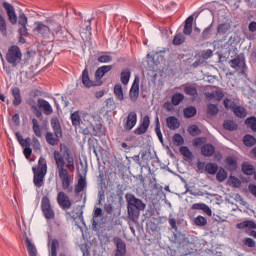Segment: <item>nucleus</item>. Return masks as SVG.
Here are the masks:
<instances>
[{
    "label": "nucleus",
    "instance_id": "obj_46",
    "mask_svg": "<svg viewBox=\"0 0 256 256\" xmlns=\"http://www.w3.org/2000/svg\"><path fill=\"white\" fill-rule=\"evenodd\" d=\"M32 129L36 137H41V127L39 126V121L36 118L32 119Z\"/></svg>",
    "mask_w": 256,
    "mask_h": 256
},
{
    "label": "nucleus",
    "instance_id": "obj_35",
    "mask_svg": "<svg viewBox=\"0 0 256 256\" xmlns=\"http://www.w3.org/2000/svg\"><path fill=\"white\" fill-rule=\"evenodd\" d=\"M141 161H142V167H145V165H149V161L151 159V152L147 150L140 151Z\"/></svg>",
    "mask_w": 256,
    "mask_h": 256
},
{
    "label": "nucleus",
    "instance_id": "obj_43",
    "mask_svg": "<svg viewBox=\"0 0 256 256\" xmlns=\"http://www.w3.org/2000/svg\"><path fill=\"white\" fill-rule=\"evenodd\" d=\"M103 215V209L101 208H94V212H93V219H92V225L93 227H97V219L98 217H101Z\"/></svg>",
    "mask_w": 256,
    "mask_h": 256
},
{
    "label": "nucleus",
    "instance_id": "obj_33",
    "mask_svg": "<svg viewBox=\"0 0 256 256\" xmlns=\"http://www.w3.org/2000/svg\"><path fill=\"white\" fill-rule=\"evenodd\" d=\"M223 128L226 131H237V129H239V125H237V122L234 120H224Z\"/></svg>",
    "mask_w": 256,
    "mask_h": 256
},
{
    "label": "nucleus",
    "instance_id": "obj_29",
    "mask_svg": "<svg viewBox=\"0 0 256 256\" xmlns=\"http://www.w3.org/2000/svg\"><path fill=\"white\" fill-rule=\"evenodd\" d=\"M236 229H256V223L253 220H245L236 224Z\"/></svg>",
    "mask_w": 256,
    "mask_h": 256
},
{
    "label": "nucleus",
    "instance_id": "obj_10",
    "mask_svg": "<svg viewBox=\"0 0 256 256\" xmlns=\"http://www.w3.org/2000/svg\"><path fill=\"white\" fill-rule=\"evenodd\" d=\"M126 201H127V205L130 207H134L136 209H140L141 211H145V203H143V201H141V199L136 198L133 194H126Z\"/></svg>",
    "mask_w": 256,
    "mask_h": 256
},
{
    "label": "nucleus",
    "instance_id": "obj_15",
    "mask_svg": "<svg viewBox=\"0 0 256 256\" xmlns=\"http://www.w3.org/2000/svg\"><path fill=\"white\" fill-rule=\"evenodd\" d=\"M139 83H140V80L138 76H135L129 91L130 101H132L133 103H135V101L139 99Z\"/></svg>",
    "mask_w": 256,
    "mask_h": 256
},
{
    "label": "nucleus",
    "instance_id": "obj_26",
    "mask_svg": "<svg viewBox=\"0 0 256 256\" xmlns=\"http://www.w3.org/2000/svg\"><path fill=\"white\" fill-rule=\"evenodd\" d=\"M201 155L203 157H213L215 155V146L211 143H206L201 147Z\"/></svg>",
    "mask_w": 256,
    "mask_h": 256
},
{
    "label": "nucleus",
    "instance_id": "obj_50",
    "mask_svg": "<svg viewBox=\"0 0 256 256\" xmlns=\"http://www.w3.org/2000/svg\"><path fill=\"white\" fill-rule=\"evenodd\" d=\"M212 32H213V22L203 30L202 39L204 41H206V39H209L211 37Z\"/></svg>",
    "mask_w": 256,
    "mask_h": 256
},
{
    "label": "nucleus",
    "instance_id": "obj_8",
    "mask_svg": "<svg viewBox=\"0 0 256 256\" xmlns=\"http://www.w3.org/2000/svg\"><path fill=\"white\" fill-rule=\"evenodd\" d=\"M151 125V118L149 115H145L140 121L139 126L133 131L134 135H145L149 131Z\"/></svg>",
    "mask_w": 256,
    "mask_h": 256
},
{
    "label": "nucleus",
    "instance_id": "obj_64",
    "mask_svg": "<svg viewBox=\"0 0 256 256\" xmlns=\"http://www.w3.org/2000/svg\"><path fill=\"white\" fill-rule=\"evenodd\" d=\"M207 164H205V162H201V161H198L197 164H196V171L197 173H205V167H206Z\"/></svg>",
    "mask_w": 256,
    "mask_h": 256
},
{
    "label": "nucleus",
    "instance_id": "obj_62",
    "mask_svg": "<svg viewBox=\"0 0 256 256\" xmlns=\"http://www.w3.org/2000/svg\"><path fill=\"white\" fill-rule=\"evenodd\" d=\"M115 107V100H113V98L106 99V109H108L109 111H113Z\"/></svg>",
    "mask_w": 256,
    "mask_h": 256
},
{
    "label": "nucleus",
    "instance_id": "obj_3",
    "mask_svg": "<svg viewBox=\"0 0 256 256\" xmlns=\"http://www.w3.org/2000/svg\"><path fill=\"white\" fill-rule=\"evenodd\" d=\"M34 173V185L36 187H41L43 185V179L47 175V160L41 156L38 160V166L32 168Z\"/></svg>",
    "mask_w": 256,
    "mask_h": 256
},
{
    "label": "nucleus",
    "instance_id": "obj_32",
    "mask_svg": "<svg viewBox=\"0 0 256 256\" xmlns=\"http://www.w3.org/2000/svg\"><path fill=\"white\" fill-rule=\"evenodd\" d=\"M205 171L208 175H217V171H219V165L217 163L208 162L205 166Z\"/></svg>",
    "mask_w": 256,
    "mask_h": 256
},
{
    "label": "nucleus",
    "instance_id": "obj_1",
    "mask_svg": "<svg viewBox=\"0 0 256 256\" xmlns=\"http://www.w3.org/2000/svg\"><path fill=\"white\" fill-rule=\"evenodd\" d=\"M60 151H54V161L56 163V169L58 171V177L61 181L63 191H73V186H71V175L69 171L73 173L75 171V158L71 153V149L67 145L61 144ZM65 159L67 161L65 168ZM69 169V170H67Z\"/></svg>",
    "mask_w": 256,
    "mask_h": 256
},
{
    "label": "nucleus",
    "instance_id": "obj_49",
    "mask_svg": "<svg viewBox=\"0 0 256 256\" xmlns=\"http://www.w3.org/2000/svg\"><path fill=\"white\" fill-rule=\"evenodd\" d=\"M227 184L230 187H241V180H239V178H237L235 176H230L228 178Z\"/></svg>",
    "mask_w": 256,
    "mask_h": 256
},
{
    "label": "nucleus",
    "instance_id": "obj_59",
    "mask_svg": "<svg viewBox=\"0 0 256 256\" xmlns=\"http://www.w3.org/2000/svg\"><path fill=\"white\" fill-rule=\"evenodd\" d=\"M243 245H245V247H250V249H253L256 247V242L255 240H253V238H245L242 240Z\"/></svg>",
    "mask_w": 256,
    "mask_h": 256
},
{
    "label": "nucleus",
    "instance_id": "obj_27",
    "mask_svg": "<svg viewBox=\"0 0 256 256\" xmlns=\"http://www.w3.org/2000/svg\"><path fill=\"white\" fill-rule=\"evenodd\" d=\"M185 95L192 97V99H197L199 97V92L197 91V87L193 85H183Z\"/></svg>",
    "mask_w": 256,
    "mask_h": 256
},
{
    "label": "nucleus",
    "instance_id": "obj_2",
    "mask_svg": "<svg viewBox=\"0 0 256 256\" xmlns=\"http://www.w3.org/2000/svg\"><path fill=\"white\" fill-rule=\"evenodd\" d=\"M50 123L55 136L53 133L47 132L45 138L48 145L55 147V145L59 143V139L63 137V130L61 129V122H59V118H52Z\"/></svg>",
    "mask_w": 256,
    "mask_h": 256
},
{
    "label": "nucleus",
    "instance_id": "obj_37",
    "mask_svg": "<svg viewBox=\"0 0 256 256\" xmlns=\"http://www.w3.org/2000/svg\"><path fill=\"white\" fill-rule=\"evenodd\" d=\"M114 95H116V99H118V101H123L125 99V95L123 94V86H121V84H116L114 86Z\"/></svg>",
    "mask_w": 256,
    "mask_h": 256
},
{
    "label": "nucleus",
    "instance_id": "obj_16",
    "mask_svg": "<svg viewBox=\"0 0 256 256\" xmlns=\"http://www.w3.org/2000/svg\"><path fill=\"white\" fill-rule=\"evenodd\" d=\"M87 191V176L78 175V182L75 185V193H85Z\"/></svg>",
    "mask_w": 256,
    "mask_h": 256
},
{
    "label": "nucleus",
    "instance_id": "obj_45",
    "mask_svg": "<svg viewBox=\"0 0 256 256\" xmlns=\"http://www.w3.org/2000/svg\"><path fill=\"white\" fill-rule=\"evenodd\" d=\"M36 31L40 33V35L45 36V35H49L50 29L48 28L47 25L43 23H39L38 26L36 27Z\"/></svg>",
    "mask_w": 256,
    "mask_h": 256
},
{
    "label": "nucleus",
    "instance_id": "obj_56",
    "mask_svg": "<svg viewBox=\"0 0 256 256\" xmlns=\"http://www.w3.org/2000/svg\"><path fill=\"white\" fill-rule=\"evenodd\" d=\"M172 139H173L174 145H176L177 147H181V145H183V143H185L183 136H181V134H179V133L174 134Z\"/></svg>",
    "mask_w": 256,
    "mask_h": 256
},
{
    "label": "nucleus",
    "instance_id": "obj_30",
    "mask_svg": "<svg viewBox=\"0 0 256 256\" xmlns=\"http://www.w3.org/2000/svg\"><path fill=\"white\" fill-rule=\"evenodd\" d=\"M193 19H194L193 16H189L185 20V25L183 29L184 35H191V33H193Z\"/></svg>",
    "mask_w": 256,
    "mask_h": 256
},
{
    "label": "nucleus",
    "instance_id": "obj_34",
    "mask_svg": "<svg viewBox=\"0 0 256 256\" xmlns=\"http://www.w3.org/2000/svg\"><path fill=\"white\" fill-rule=\"evenodd\" d=\"M242 172L244 175H255V166L245 162L242 164Z\"/></svg>",
    "mask_w": 256,
    "mask_h": 256
},
{
    "label": "nucleus",
    "instance_id": "obj_60",
    "mask_svg": "<svg viewBox=\"0 0 256 256\" xmlns=\"http://www.w3.org/2000/svg\"><path fill=\"white\" fill-rule=\"evenodd\" d=\"M199 55L207 61V59H211V57H213V50L211 49L202 50L199 53Z\"/></svg>",
    "mask_w": 256,
    "mask_h": 256
},
{
    "label": "nucleus",
    "instance_id": "obj_44",
    "mask_svg": "<svg viewBox=\"0 0 256 256\" xmlns=\"http://www.w3.org/2000/svg\"><path fill=\"white\" fill-rule=\"evenodd\" d=\"M183 99H185V95H183L182 93H175L172 96V105L177 106L181 103V101H183Z\"/></svg>",
    "mask_w": 256,
    "mask_h": 256
},
{
    "label": "nucleus",
    "instance_id": "obj_55",
    "mask_svg": "<svg viewBox=\"0 0 256 256\" xmlns=\"http://www.w3.org/2000/svg\"><path fill=\"white\" fill-rule=\"evenodd\" d=\"M219 113V108L215 104H208L207 105V115H217Z\"/></svg>",
    "mask_w": 256,
    "mask_h": 256
},
{
    "label": "nucleus",
    "instance_id": "obj_51",
    "mask_svg": "<svg viewBox=\"0 0 256 256\" xmlns=\"http://www.w3.org/2000/svg\"><path fill=\"white\" fill-rule=\"evenodd\" d=\"M188 133L192 137H197V135H201V130L199 129V127L197 125L193 124L188 127Z\"/></svg>",
    "mask_w": 256,
    "mask_h": 256
},
{
    "label": "nucleus",
    "instance_id": "obj_48",
    "mask_svg": "<svg viewBox=\"0 0 256 256\" xmlns=\"http://www.w3.org/2000/svg\"><path fill=\"white\" fill-rule=\"evenodd\" d=\"M57 249H59V240L53 239L50 247V256H57Z\"/></svg>",
    "mask_w": 256,
    "mask_h": 256
},
{
    "label": "nucleus",
    "instance_id": "obj_31",
    "mask_svg": "<svg viewBox=\"0 0 256 256\" xmlns=\"http://www.w3.org/2000/svg\"><path fill=\"white\" fill-rule=\"evenodd\" d=\"M129 79H131V70H129V68H126L120 73V81L122 85H128Z\"/></svg>",
    "mask_w": 256,
    "mask_h": 256
},
{
    "label": "nucleus",
    "instance_id": "obj_54",
    "mask_svg": "<svg viewBox=\"0 0 256 256\" xmlns=\"http://www.w3.org/2000/svg\"><path fill=\"white\" fill-rule=\"evenodd\" d=\"M194 224L196 227H205V225H207V218L198 216L194 219Z\"/></svg>",
    "mask_w": 256,
    "mask_h": 256
},
{
    "label": "nucleus",
    "instance_id": "obj_58",
    "mask_svg": "<svg viewBox=\"0 0 256 256\" xmlns=\"http://www.w3.org/2000/svg\"><path fill=\"white\" fill-rule=\"evenodd\" d=\"M97 61L98 63H111V61H113V56L103 54L98 57Z\"/></svg>",
    "mask_w": 256,
    "mask_h": 256
},
{
    "label": "nucleus",
    "instance_id": "obj_12",
    "mask_svg": "<svg viewBox=\"0 0 256 256\" xmlns=\"http://www.w3.org/2000/svg\"><path fill=\"white\" fill-rule=\"evenodd\" d=\"M135 125H137V112L131 111L128 113L124 121L123 127L125 131H131L135 127Z\"/></svg>",
    "mask_w": 256,
    "mask_h": 256
},
{
    "label": "nucleus",
    "instance_id": "obj_21",
    "mask_svg": "<svg viewBox=\"0 0 256 256\" xmlns=\"http://www.w3.org/2000/svg\"><path fill=\"white\" fill-rule=\"evenodd\" d=\"M11 95L14 98L12 101V105L14 107H19V105L23 103V98L21 97V89L19 87H13L11 89Z\"/></svg>",
    "mask_w": 256,
    "mask_h": 256
},
{
    "label": "nucleus",
    "instance_id": "obj_61",
    "mask_svg": "<svg viewBox=\"0 0 256 256\" xmlns=\"http://www.w3.org/2000/svg\"><path fill=\"white\" fill-rule=\"evenodd\" d=\"M206 61H207L206 59H204L203 57H201V56L198 54V59L194 61V63L192 64V67H193L194 69H197V67H199V66L205 64Z\"/></svg>",
    "mask_w": 256,
    "mask_h": 256
},
{
    "label": "nucleus",
    "instance_id": "obj_63",
    "mask_svg": "<svg viewBox=\"0 0 256 256\" xmlns=\"http://www.w3.org/2000/svg\"><path fill=\"white\" fill-rule=\"evenodd\" d=\"M91 21H93V18H90L88 20H85L83 23H82V28L85 29V31H88V33H91Z\"/></svg>",
    "mask_w": 256,
    "mask_h": 256
},
{
    "label": "nucleus",
    "instance_id": "obj_39",
    "mask_svg": "<svg viewBox=\"0 0 256 256\" xmlns=\"http://www.w3.org/2000/svg\"><path fill=\"white\" fill-rule=\"evenodd\" d=\"M206 97L207 99H216V101H221L223 97H225V94L222 91H214L208 93Z\"/></svg>",
    "mask_w": 256,
    "mask_h": 256
},
{
    "label": "nucleus",
    "instance_id": "obj_13",
    "mask_svg": "<svg viewBox=\"0 0 256 256\" xmlns=\"http://www.w3.org/2000/svg\"><path fill=\"white\" fill-rule=\"evenodd\" d=\"M58 205L63 209V211H67V209H71V205L73 202L71 198L67 195V193H58L57 196Z\"/></svg>",
    "mask_w": 256,
    "mask_h": 256
},
{
    "label": "nucleus",
    "instance_id": "obj_14",
    "mask_svg": "<svg viewBox=\"0 0 256 256\" xmlns=\"http://www.w3.org/2000/svg\"><path fill=\"white\" fill-rule=\"evenodd\" d=\"M113 241L116 245L115 256H125L127 254V244L120 237H114Z\"/></svg>",
    "mask_w": 256,
    "mask_h": 256
},
{
    "label": "nucleus",
    "instance_id": "obj_18",
    "mask_svg": "<svg viewBox=\"0 0 256 256\" xmlns=\"http://www.w3.org/2000/svg\"><path fill=\"white\" fill-rule=\"evenodd\" d=\"M27 104L29 105L33 115H35L37 119H41V117H43V112H41V109H39V103L35 101V99L29 98L27 100Z\"/></svg>",
    "mask_w": 256,
    "mask_h": 256
},
{
    "label": "nucleus",
    "instance_id": "obj_17",
    "mask_svg": "<svg viewBox=\"0 0 256 256\" xmlns=\"http://www.w3.org/2000/svg\"><path fill=\"white\" fill-rule=\"evenodd\" d=\"M27 23H28V19L25 13H20L18 16V25L21 26L18 30L19 35H28Z\"/></svg>",
    "mask_w": 256,
    "mask_h": 256
},
{
    "label": "nucleus",
    "instance_id": "obj_11",
    "mask_svg": "<svg viewBox=\"0 0 256 256\" xmlns=\"http://www.w3.org/2000/svg\"><path fill=\"white\" fill-rule=\"evenodd\" d=\"M2 7L6 11V15L12 25H17V13H15V7L9 2H3Z\"/></svg>",
    "mask_w": 256,
    "mask_h": 256
},
{
    "label": "nucleus",
    "instance_id": "obj_5",
    "mask_svg": "<svg viewBox=\"0 0 256 256\" xmlns=\"http://www.w3.org/2000/svg\"><path fill=\"white\" fill-rule=\"evenodd\" d=\"M225 109H231L236 117L239 119H245L247 117V110L243 106L234 105V102L229 98L223 100Z\"/></svg>",
    "mask_w": 256,
    "mask_h": 256
},
{
    "label": "nucleus",
    "instance_id": "obj_42",
    "mask_svg": "<svg viewBox=\"0 0 256 256\" xmlns=\"http://www.w3.org/2000/svg\"><path fill=\"white\" fill-rule=\"evenodd\" d=\"M216 179L217 181H219L220 183H223V181H225V179H227V171L224 170L223 167H220L218 169V171L216 172Z\"/></svg>",
    "mask_w": 256,
    "mask_h": 256
},
{
    "label": "nucleus",
    "instance_id": "obj_7",
    "mask_svg": "<svg viewBox=\"0 0 256 256\" xmlns=\"http://www.w3.org/2000/svg\"><path fill=\"white\" fill-rule=\"evenodd\" d=\"M229 65L232 69L240 71L242 75L245 74V71H247V64L245 63V55L243 53L230 60Z\"/></svg>",
    "mask_w": 256,
    "mask_h": 256
},
{
    "label": "nucleus",
    "instance_id": "obj_23",
    "mask_svg": "<svg viewBox=\"0 0 256 256\" xmlns=\"http://www.w3.org/2000/svg\"><path fill=\"white\" fill-rule=\"evenodd\" d=\"M166 125L170 131H175L181 127V122L175 116H169L166 118Z\"/></svg>",
    "mask_w": 256,
    "mask_h": 256
},
{
    "label": "nucleus",
    "instance_id": "obj_4",
    "mask_svg": "<svg viewBox=\"0 0 256 256\" xmlns=\"http://www.w3.org/2000/svg\"><path fill=\"white\" fill-rule=\"evenodd\" d=\"M23 59V53L21 52V48L17 45H12L9 47L7 53H6V61L9 63V65H12V67H17L19 63H21Z\"/></svg>",
    "mask_w": 256,
    "mask_h": 256
},
{
    "label": "nucleus",
    "instance_id": "obj_24",
    "mask_svg": "<svg viewBox=\"0 0 256 256\" xmlns=\"http://www.w3.org/2000/svg\"><path fill=\"white\" fill-rule=\"evenodd\" d=\"M113 69V65H106L99 67L95 72V79L96 81H101L103 77H105V74L109 73Z\"/></svg>",
    "mask_w": 256,
    "mask_h": 256
},
{
    "label": "nucleus",
    "instance_id": "obj_47",
    "mask_svg": "<svg viewBox=\"0 0 256 256\" xmlns=\"http://www.w3.org/2000/svg\"><path fill=\"white\" fill-rule=\"evenodd\" d=\"M229 29H231V26L229 24H227V23L219 24L217 27V34L225 35V33H227V31H229Z\"/></svg>",
    "mask_w": 256,
    "mask_h": 256
},
{
    "label": "nucleus",
    "instance_id": "obj_41",
    "mask_svg": "<svg viewBox=\"0 0 256 256\" xmlns=\"http://www.w3.org/2000/svg\"><path fill=\"white\" fill-rule=\"evenodd\" d=\"M243 143L246 147H253L256 144V138L253 135H245L243 138Z\"/></svg>",
    "mask_w": 256,
    "mask_h": 256
},
{
    "label": "nucleus",
    "instance_id": "obj_6",
    "mask_svg": "<svg viewBox=\"0 0 256 256\" xmlns=\"http://www.w3.org/2000/svg\"><path fill=\"white\" fill-rule=\"evenodd\" d=\"M41 211L47 221L55 219V209H53L51 200L47 196H44L41 200Z\"/></svg>",
    "mask_w": 256,
    "mask_h": 256
},
{
    "label": "nucleus",
    "instance_id": "obj_25",
    "mask_svg": "<svg viewBox=\"0 0 256 256\" xmlns=\"http://www.w3.org/2000/svg\"><path fill=\"white\" fill-rule=\"evenodd\" d=\"M146 191H151L152 193H163V186L161 184L157 183L156 178H152L149 181V186Z\"/></svg>",
    "mask_w": 256,
    "mask_h": 256
},
{
    "label": "nucleus",
    "instance_id": "obj_36",
    "mask_svg": "<svg viewBox=\"0 0 256 256\" xmlns=\"http://www.w3.org/2000/svg\"><path fill=\"white\" fill-rule=\"evenodd\" d=\"M183 113L186 119H191L197 115V108H195V106H189L184 109Z\"/></svg>",
    "mask_w": 256,
    "mask_h": 256
},
{
    "label": "nucleus",
    "instance_id": "obj_28",
    "mask_svg": "<svg viewBox=\"0 0 256 256\" xmlns=\"http://www.w3.org/2000/svg\"><path fill=\"white\" fill-rule=\"evenodd\" d=\"M81 115L85 116V113L79 111L71 113L70 119L72 121L73 127H79V125H81Z\"/></svg>",
    "mask_w": 256,
    "mask_h": 256
},
{
    "label": "nucleus",
    "instance_id": "obj_22",
    "mask_svg": "<svg viewBox=\"0 0 256 256\" xmlns=\"http://www.w3.org/2000/svg\"><path fill=\"white\" fill-rule=\"evenodd\" d=\"M25 237V245L26 249L28 251L29 256H37V247H35V244L29 239V236H27V232H24Z\"/></svg>",
    "mask_w": 256,
    "mask_h": 256
},
{
    "label": "nucleus",
    "instance_id": "obj_53",
    "mask_svg": "<svg viewBox=\"0 0 256 256\" xmlns=\"http://www.w3.org/2000/svg\"><path fill=\"white\" fill-rule=\"evenodd\" d=\"M100 177V183H99V186H100V191L99 193H107L109 190L107 189V184L105 183V175L104 174H100L99 175Z\"/></svg>",
    "mask_w": 256,
    "mask_h": 256
},
{
    "label": "nucleus",
    "instance_id": "obj_40",
    "mask_svg": "<svg viewBox=\"0 0 256 256\" xmlns=\"http://www.w3.org/2000/svg\"><path fill=\"white\" fill-rule=\"evenodd\" d=\"M0 33L2 37H7V20L0 14Z\"/></svg>",
    "mask_w": 256,
    "mask_h": 256
},
{
    "label": "nucleus",
    "instance_id": "obj_38",
    "mask_svg": "<svg viewBox=\"0 0 256 256\" xmlns=\"http://www.w3.org/2000/svg\"><path fill=\"white\" fill-rule=\"evenodd\" d=\"M245 125L251 129V131H254L256 133V117L250 116L245 120Z\"/></svg>",
    "mask_w": 256,
    "mask_h": 256
},
{
    "label": "nucleus",
    "instance_id": "obj_9",
    "mask_svg": "<svg viewBox=\"0 0 256 256\" xmlns=\"http://www.w3.org/2000/svg\"><path fill=\"white\" fill-rule=\"evenodd\" d=\"M82 83L84 87L87 89H91V87H99L100 85H103L102 81H92L89 77V69L86 67L82 72Z\"/></svg>",
    "mask_w": 256,
    "mask_h": 256
},
{
    "label": "nucleus",
    "instance_id": "obj_57",
    "mask_svg": "<svg viewBox=\"0 0 256 256\" xmlns=\"http://www.w3.org/2000/svg\"><path fill=\"white\" fill-rule=\"evenodd\" d=\"M185 43V37L183 34H176L173 38V45H183Z\"/></svg>",
    "mask_w": 256,
    "mask_h": 256
},
{
    "label": "nucleus",
    "instance_id": "obj_20",
    "mask_svg": "<svg viewBox=\"0 0 256 256\" xmlns=\"http://www.w3.org/2000/svg\"><path fill=\"white\" fill-rule=\"evenodd\" d=\"M127 211H128V219H130L132 223H138L139 215L142 210H140L139 208H135L133 206H129L127 204Z\"/></svg>",
    "mask_w": 256,
    "mask_h": 256
},
{
    "label": "nucleus",
    "instance_id": "obj_52",
    "mask_svg": "<svg viewBox=\"0 0 256 256\" xmlns=\"http://www.w3.org/2000/svg\"><path fill=\"white\" fill-rule=\"evenodd\" d=\"M180 153L186 157V159H193V152H191L187 146L180 147Z\"/></svg>",
    "mask_w": 256,
    "mask_h": 256
},
{
    "label": "nucleus",
    "instance_id": "obj_19",
    "mask_svg": "<svg viewBox=\"0 0 256 256\" xmlns=\"http://www.w3.org/2000/svg\"><path fill=\"white\" fill-rule=\"evenodd\" d=\"M38 108L42 109L44 115H52L53 113V107L49 103V101L39 98L38 99Z\"/></svg>",
    "mask_w": 256,
    "mask_h": 256
}]
</instances>
